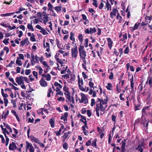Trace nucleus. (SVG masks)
I'll use <instances>...</instances> for the list:
<instances>
[{"label":"nucleus","instance_id":"3c124183","mask_svg":"<svg viewBox=\"0 0 152 152\" xmlns=\"http://www.w3.org/2000/svg\"><path fill=\"white\" fill-rule=\"evenodd\" d=\"M54 85L55 86H58L59 87L61 88L62 87V86L60 84L58 83L57 82H55L54 83Z\"/></svg>","mask_w":152,"mask_h":152},{"label":"nucleus","instance_id":"f8f14e48","mask_svg":"<svg viewBox=\"0 0 152 152\" xmlns=\"http://www.w3.org/2000/svg\"><path fill=\"white\" fill-rule=\"evenodd\" d=\"M117 13V14L118 12V11L116 10V9L113 8L112 10V11L110 13V17L111 19H113L114 17L116 16V14Z\"/></svg>","mask_w":152,"mask_h":152},{"label":"nucleus","instance_id":"603ef678","mask_svg":"<svg viewBox=\"0 0 152 152\" xmlns=\"http://www.w3.org/2000/svg\"><path fill=\"white\" fill-rule=\"evenodd\" d=\"M152 18V17H149L147 15H146L145 18V20L146 21H147V20H149L150 21ZM149 23H150V21L148 22Z\"/></svg>","mask_w":152,"mask_h":152},{"label":"nucleus","instance_id":"338daca9","mask_svg":"<svg viewBox=\"0 0 152 152\" xmlns=\"http://www.w3.org/2000/svg\"><path fill=\"white\" fill-rule=\"evenodd\" d=\"M87 113L88 116L89 117H90L92 115V113L91 110H87Z\"/></svg>","mask_w":152,"mask_h":152},{"label":"nucleus","instance_id":"ddd939ff","mask_svg":"<svg viewBox=\"0 0 152 152\" xmlns=\"http://www.w3.org/2000/svg\"><path fill=\"white\" fill-rule=\"evenodd\" d=\"M144 148V142H141V143L139 145L137 148H136L139 152H143Z\"/></svg>","mask_w":152,"mask_h":152},{"label":"nucleus","instance_id":"a878e982","mask_svg":"<svg viewBox=\"0 0 152 152\" xmlns=\"http://www.w3.org/2000/svg\"><path fill=\"white\" fill-rule=\"evenodd\" d=\"M3 124L4 126L7 129H8L10 132H12V130L9 125L5 122H4Z\"/></svg>","mask_w":152,"mask_h":152},{"label":"nucleus","instance_id":"de8ad7c7","mask_svg":"<svg viewBox=\"0 0 152 152\" xmlns=\"http://www.w3.org/2000/svg\"><path fill=\"white\" fill-rule=\"evenodd\" d=\"M56 61L57 62H58L60 63L61 64H63L64 63V62H63V61L62 59H60L59 58H57L56 59Z\"/></svg>","mask_w":152,"mask_h":152},{"label":"nucleus","instance_id":"774afa93","mask_svg":"<svg viewBox=\"0 0 152 152\" xmlns=\"http://www.w3.org/2000/svg\"><path fill=\"white\" fill-rule=\"evenodd\" d=\"M3 50L6 51L7 54L8 53L9 51V48L7 47H4L3 48Z\"/></svg>","mask_w":152,"mask_h":152},{"label":"nucleus","instance_id":"a18cd8bd","mask_svg":"<svg viewBox=\"0 0 152 152\" xmlns=\"http://www.w3.org/2000/svg\"><path fill=\"white\" fill-rule=\"evenodd\" d=\"M140 121L141 119L140 118H139L137 119L135 121L134 123V126H135V125H139L138 124L140 122Z\"/></svg>","mask_w":152,"mask_h":152},{"label":"nucleus","instance_id":"f03ea898","mask_svg":"<svg viewBox=\"0 0 152 152\" xmlns=\"http://www.w3.org/2000/svg\"><path fill=\"white\" fill-rule=\"evenodd\" d=\"M103 104H102L100 102L99 104H97L96 105L95 110L96 113V115L98 117L99 116V110L100 111L101 115H103L104 113L105 108H104Z\"/></svg>","mask_w":152,"mask_h":152},{"label":"nucleus","instance_id":"680f3d73","mask_svg":"<svg viewBox=\"0 0 152 152\" xmlns=\"http://www.w3.org/2000/svg\"><path fill=\"white\" fill-rule=\"evenodd\" d=\"M40 32L42 33L43 35H45L47 34V31L44 28H42L41 29L40 31Z\"/></svg>","mask_w":152,"mask_h":152},{"label":"nucleus","instance_id":"4c0bfd02","mask_svg":"<svg viewBox=\"0 0 152 152\" xmlns=\"http://www.w3.org/2000/svg\"><path fill=\"white\" fill-rule=\"evenodd\" d=\"M70 133V132H67L64 133L63 135L62 136V137H63V138L66 139L68 137Z\"/></svg>","mask_w":152,"mask_h":152},{"label":"nucleus","instance_id":"e2e57ef3","mask_svg":"<svg viewBox=\"0 0 152 152\" xmlns=\"http://www.w3.org/2000/svg\"><path fill=\"white\" fill-rule=\"evenodd\" d=\"M34 59H31V65L33 66L34 65V64L36 63H37L36 62V61H35Z\"/></svg>","mask_w":152,"mask_h":152},{"label":"nucleus","instance_id":"37998d69","mask_svg":"<svg viewBox=\"0 0 152 152\" xmlns=\"http://www.w3.org/2000/svg\"><path fill=\"white\" fill-rule=\"evenodd\" d=\"M63 148L65 150H67L68 148V145L66 142H64L63 145Z\"/></svg>","mask_w":152,"mask_h":152},{"label":"nucleus","instance_id":"bf43d9fd","mask_svg":"<svg viewBox=\"0 0 152 152\" xmlns=\"http://www.w3.org/2000/svg\"><path fill=\"white\" fill-rule=\"evenodd\" d=\"M148 24V21H145L144 22L143 21L141 23V26H144Z\"/></svg>","mask_w":152,"mask_h":152},{"label":"nucleus","instance_id":"a211bd4d","mask_svg":"<svg viewBox=\"0 0 152 152\" xmlns=\"http://www.w3.org/2000/svg\"><path fill=\"white\" fill-rule=\"evenodd\" d=\"M107 39L108 42V47L110 50H111L112 46V44L113 43V42L110 38H107Z\"/></svg>","mask_w":152,"mask_h":152},{"label":"nucleus","instance_id":"58836bf2","mask_svg":"<svg viewBox=\"0 0 152 152\" xmlns=\"http://www.w3.org/2000/svg\"><path fill=\"white\" fill-rule=\"evenodd\" d=\"M74 34L73 32H70V39L72 40L74 42H75V38L74 37Z\"/></svg>","mask_w":152,"mask_h":152},{"label":"nucleus","instance_id":"c756f323","mask_svg":"<svg viewBox=\"0 0 152 152\" xmlns=\"http://www.w3.org/2000/svg\"><path fill=\"white\" fill-rule=\"evenodd\" d=\"M106 88L109 90L111 91L113 89V86L110 83H108L107 86H106Z\"/></svg>","mask_w":152,"mask_h":152},{"label":"nucleus","instance_id":"9d476101","mask_svg":"<svg viewBox=\"0 0 152 152\" xmlns=\"http://www.w3.org/2000/svg\"><path fill=\"white\" fill-rule=\"evenodd\" d=\"M78 85L79 89L82 91H85L86 87H83L82 86L83 84V81L82 79H78Z\"/></svg>","mask_w":152,"mask_h":152},{"label":"nucleus","instance_id":"20e7f679","mask_svg":"<svg viewBox=\"0 0 152 152\" xmlns=\"http://www.w3.org/2000/svg\"><path fill=\"white\" fill-rule=\"evenodd\" d=\"M42 75V77L39 81V83L41 86L45 87L47 86V83L45 80H48V75L43 74Z\"/></svg>","mask_w":152,"mask_h":152},{"label":"nucleus","instance_id":"864d4df0","mask_svg":"<svg viewBox=\"0 0 152 152\" xmlns=\"http://www.w3.org/2000/svg\"><path fill=\"white\" fill-rule=\"evenodd\" d=\"M126 139H124L122 141V146L121 147H125V146L126 145Z\"/></svg>","mask_w":152,"mask_h":152},{"label":"nucleus","instance_id":"f704fd0d","mask_svg":"<svg viewBox=\"0 0 152 152\" xmlns=\"http://www.w3.org/2000/svg\"><path fill=\"white\" fill-rule=\"evenodd\" d=\"M134 110L135 111L140 110L142 108V107L141 105L140 104H137V105H134Z\"/></svg>","mask_w":152,"mask_h":152},{"label":"nucleus","instance_id":"c85d7f7f","mask_svg":"<svg viewBox=\"0 0 152 152\" xmlns=\"http://www.w3.org/2000/svg\"><path fill=\"white\" fill-rule=\"evenodd\" d=\"M11 112L16 117V119L18 121H20V119L18 117V115L17 114L16 112L14 110H11Z\"/></svg>","mask_w":152,"mask_h":152},{"label":"nucleus","instance_id":"6e6d98bb","mask_svg":"<svg viewBox=\"0 0 152 152\" xmlns=\"http://www.w3.org/2000/svg\"><path fill=\"white\" fill-rule=\"evenodd\" d=\"M8 78L9 80L11 82H12L14 85H15L16 86H18L17 84L15 83V82L13 78L9 77Z\"/></svg>","mask_w":152,"mask_h":152},{"label":"nucleus","instance_id":"c03bdc74","mask_svg":"<svg viewBox=\"0 0 152 152\" xmlns=\"http://www.w3.org/2000/svg\"><path fill=\"white\" fill-rule=\"evenodd\" d=\"M55 10L56 11L58 12L61 10V8L60 6H56L55 8Z\"/></svg>","mask_w":152,"mask_h":152},{"label":"nucleus","instance_id":"69168bd1","mask_svg":"<svg viewBox=\"0 0 152 152\" xmlns=\"http://www.w3.org/2000/svg\"><path fill=\"white\" fill-rule=\"evenodd\" d=\"M48 7L50 10L51 11L53 10L52 9H53V7L52 5L50 2H49L48 3Z\"/></svg>","mask_w":152,"mask_h":152},{"label":"nucleus","instance_id":"e433bc0d","mask_svg":"<svg viewBox=\"0 0 152 152\" xmlns=\"http://www.w3.org/2000/svg\"><path fill=\"white\" fill-rule=\"evenodd\" d=\"M106 7L107 8V10H108L109 9L110 10H111V7L110 6V4L109 3L108 0H107V2L106 3Z\"/></svg>","mask_w":152,"mask_h":152},{"label":"nucleus","instance_id":"b1692460","mask_svg":"<svg viewBox=\"0 0 152 152\" xmlns=\"http://www.w3.org/2000/svg\"><path fill=\"white\" fill-rule=\"evenodd\" d=\"M31 21L30 23H28L27 26V28L28 29L32 31H34V29L32 26V22Z\"/></svg>","mask_w":152,"mask_h":152},{"label":"nucleus","instance_id":"2f4dec72","mask_svg":"<svg viewBox=\"0 0 152 152\" xmlns=\"http://www.w3.org/2000/svg\"><path fill=\"white\" fill-rule=\"evenodd\" d=\"M116 19L118 20V23H121L122 21V18L121 16L120 15L119 13H118L116 16Z\"/></svg>","mask_w":152,"mask_h":152},{"label":"nucleus","instance_id":"6ab92c4d","mask_svg":"<svg viewBox=\"0 0 152 152\" xmlns=\"http://www.w3.org/2000/svg\"><path fill=\"white\" fill-rule=\"evenodd\" d=\"M140 24V23H136L133 27H130V30L132 31H133L137 29L138 28V27Z\"/></svg>","mask_w":152,"mask_h":152},{"label":"nucleus","instance_id":"7c9ffc66","mask_svg":"<svg viewBox=\"0 0 152 152\" xmlns=\"http://www.w3.org/2000/svg\"><path fill=\"white\" fill-rule=\"evenodd\" d=\"M78 38L80 42L81 43L80 44H82V42L83 40V37L82 34H80L78 37Z\"/></svg>","mask_w":152,"mask_h":152},{"label":"nucleus","instance_id":"5fc2aeb1","mask_svg":"<svg viewBox=\"0 0 152 152\" xmlns=\"http://www.w3.org/2000/svg\"><path fill=\"white\" fill-rule=\"evenodd\" d=\"M145 119L144 120L142 119L141 121L140 122L143 125V127H145V124H146V121L145 120H147Z\"/></svg>","mask_w":152,"mask_h":152},{"label":"nucleus","instance_id":"ea45409f","mask_svg":"<svg viewBox=\"0 0 152 152\" xmlns=\"http://www.w3.org/2000/svg\"><path fill=\"white\" fill-rule=\"evenodd\" d=\"M16 63L19 66H21L22 65V61L18 58H17L16 61Z\"/></svg>","mask_w":152,"mask_h":152},{"label":"nucleus","instance_id":"4468645a","mask_svg":"<svg viewBox=\"0 0 152 152\" xmlns=\"http://www.w3.org/2000/svg\"><path fill=\"white\" fill-rule=\"evenodd\" d=\"M29 42L28 38H27L22 40L20 42V45L22 46L24 45H27L29 44Z\"/></svg>","mask_w":152,"mask_h":152},{"label":"nucleus","instance_id":"cd10ccee","mask_svg":"<svg viewBox=\"0 0 152 152\" xmlns=\"http://www.w3.org/2000/svg\"><path fill=\"white\" fill-rule=\"evenodd\" d=\"M15 13V12L7 13L5 14H2V15L3 16V17H7L12 16Z\"/></svg>","mask_w":152,"mask_h":152},{"label":"nucleus","instance_id":"49530a36","mask_svg":"<svg viewBox=\"0 0 152 152\" xmlns=\"http://www.w3.org/2000/svg\"><path fill=\"white\" fill-rule=\"evenodd\" d=\"M63 90L66 93H68L69 92V88L66 87V85H65L63 87Z\"/></svg>","mask_w":152,"mask_h":152},{"label":"nucleus","instance_id":"9b49d317","mask_svg":"<svg viewBox=\"0 0 152 152\" xmlns=\"http://www.w3.org/2000/svg\"><path fill=\"white\" fill-rule=\"evenodd\" d=\"M17 148L16 143L14 142H12L9 145V149L10 151H14Z\"/></svg>","mask_w":152,"mask_h":152},{"label":"nucleus","instance_id":"412c9836","mask_svg":"<svg viewBox=\"0 0 152 152\" xmlns=\"http://www.w3.org/2000/svg\"><path fill=\"white\" fill-rule=\"evenodd\" d=\"M0 127L3 133L4 134V135H6V134L8 135L10 134L9 132L7 131L6 129V128H4L2 125H0Z\"/></svg>","mask_w":152,"mask_h":152},{"label":"nucleus","instance_id":"c9c22d12","mask_svg":"<svg viewBox=\"0 0 152 152\" xmlns=\"http://www.w3.org/2000/svg\"><path fill=\"white\" fill-rule=\"evenodd\" d=\"M96 31V29L95 27L93 28H90L89 29V32H90V34L94 33Z\"/></svg>","mask_w":152,"mask_h":152},{"label":"nucleus","instance_id":"423d86ee","mask_svg":"<svg viewBox=\"0 0 152 152\" xmlns=\"http://www.w3.org/2000/svg\"><path fill=\"white\" fill-rule=\"evenodd\" d=\"M78 50L80 57L86 56V52L84 50V47L83 45L80 44Z\"/></svg>","mask_w":152,"mask_h":152},{"label":"nucleus","instance_id":"2eb2a0df","mask_svg":"<svg viewBox=\"0 0 152 152\" xmlns=\"http://www.w3.org/2000/svg\"><path fill=\"white\" fill-rule=\"evenodd\" d=\"M149 107V106H148L147 107H144L143 108L142 111V118L143 116H145V115H147L146 112L147 110H149L148 109V108Z\"/></svg>","mask_w":152,"mask_h":152},{"label":"nucleus","instance_id":"0eeeda50","mask_svg":"<svg viewBox=\"0 0 152 152\" xmlns=\"http://www.w3.org/2000/svg\"><path fill=\"white\" fill-rule=\"evenodd\" d=\"M1 94L3 97L4 103L5 107L7 106L8 103V100L7 97L8 96V95L6 94H5L4 92V90L3 89H1Z\"/></svg>","mask_w":152,"mask_h":152},{"label":"nucleus","instance_id":"473e14b6","mask_svg":"<svg viewBox=\"0 0 152 152\" xmlns=\"http://www.w3.org/2000/svg\"><path fill=\"white\" fill-rule=\"evenodd\" d=\"M26 150H28L30 147L32 146V144L29 143V142H28L27 141H26Z\"/></svg>","mask_w":152,"mask_h":152},{"label":"nucleus","instance_id":"4be33fe9","mask_svg":"<svg viewBox=\"0 0 152 152\" xmlns=\"http://www.w3.org/2000/svg\"><path fill=\"white\" fill-rule=\"evenodd\" d=\"M9 113V111L8 110H7L6 112L4 113V112H3V114L1 115V118L2 119H5L7 117Z\"/></svg>","mask_w":152,"mask_h":152},{"label":"nucleus","instance_id":"1a4fd4ad","mask_svg":"<svg viewBox=\"0 0 152 152\" xmlns=\"http://www.w3.org/2000/svg\"><path fill=\"white\" fill-rule=\"evenodd\" d=\"M82 97L81 99H79V102L80 103H84V104H87L88 102V99L86 96L84 94L82 93L81 94Z\"/></svg>","mask_w":152,"mask_h":152},{"label":"nucleus","instance_id":"39448f33","mask_svg":"<svg viewBox=\"0 0 152 152\" xmlns=\"http://www.w3.org/2000/svg\"><path fill=\"white\" fill-rule=\"evenodd\" d=\"M71 53L72 57L76 59L77 57L78 53L77 47L76 43L75 44L74 47L71 49Z\"/></svg>","mask_w":152,"mask_h":152},{"label":"nucleus","instance_id":"dca6fc26","mask_svg":"<svg viewBox=\"0 0 152 152\" xmlns=\"http://www.w3.org/2000/svg\"><path fill=\"white\" fill-rule=\"evenodd\" d=\"M68 112H65L64 113V115H62L61 117V119L63 120L64 121V123H66L67 121V117L68 116Z\"/></svg>","mask_w":152,"mask_h":152},{"label":"nucleus","instance_id":"13d9d810","mask_svg":"<svg viewBox=\"0 0 152 152\" xmlns=\"http://www.w3.org/2000/svg\"><path fill=\"white\" fill-rule=\"evenodd\" d=\"M93 5H94L96 7H98L97 1L96 0H93V2L92 3Z\"/></svg>","mask_w":152,"mask_h":152},{"label":"nucleus","instance_id":"bb28decb","mask_svg":"<svg viewBox=\"0 0 152 152\" xmlns=\"http://www.w3.org/2000/svg\"><path fill=\"white\" fill-rule=\"evenodd\" d=\"M9 24V23H7L6 21L2 22L0 23V25L1 26L6 28H7L8 27Z\"/></svg>","mask_w":152,"mask_h":152},{"label":"nucleus","instance_id":"5701e85b","mask_svg":"<svg viewBox=\"0 0 152 152\" xmlns=\"http://www.w3.org/2000/svg\"><path fill=\"white\" fill-rule=\"evenodd\" d=\"M64 94L66 95V98L69 100V101H68L67 100H66V102H69L71 101V96H70V92H68V93H67L66 94L65 93H64Z\"/></svg>","mask_w":152,"mask_h":152},{"label":"nucleus","instance_id":"f3484780","mask_svg":"<svg viewBox=\"0 0 152 152\" xmlns=\"http://www.w3.org/2000/svg\"><path fill=\"white\" fill-rule=\"evenodd\" d=\"M130 82L131 89V92L132 93L134 91V82L133 80V76H132L131 78L130 79Z\"/></svg>","mask_w":152,"mask_h":152},{"label":"nucleus","instance_id":"052dcab7","mask_svg":"<svg viewBox=\"0 0 152 152\" xmlns=\"http://www.w3.org/2000/svg\"><path fill=\"white\" fill-rule=\"evenodd\" d=\"M89 87L91 88H96V87H94V83L91 81H89Z\"/></svg>","mask_w":152,"mask_h":152},{"label":"nucleus","instance_id":"09e8293b","mask_svg":"<svg viewBox=\"0 0 152 152\" xmlns=\"http://www.w3.org/2000/svg\"><path fill=\"white\" fill-rule=\"evenodd\" d=\"M18 57H17V58H18V59H21L22 60L24 59V56L22 54H18Z\"/></svg>","mask_w":152,"mask_h":152},{"label":"nucleus","instance_id":"7ed1b4c3","mask_svg":"<svg viewBox=\"0 0 152 152\" xmlns=\"http://www.w3.org/2000/svg\"><path fill=\"white\" fill-rule=\"evenodd\" d=\"M48 107V105L45 104V105L44 108L47 107ZM38 113L42 115V117L44 119L46 117V115L48 114V111L47 109H45V108H41L37 110Z\"/></svg>","mask_w":152,"mask_h":152},{"label":"nucleus","instance_id":"6e6552de","mask_svg":"<svg viewBox=\"0 0 152 152\" xmlns=\"http://www.w3.org/2000/svg\"><path fill=\"white\" fill-rule=\"evenodd\" d=\"M38 13L40 14L41 18L43 20L44 23L46 24L48 21V15L44 11L42 13H41L40 12Z\"/></svg>","mask_w":152,"mask_h":152},{"label":"nucleus","instance_id":"4d7b16f0","mask_svg":"<svg viewBox=\"0 0 152 152\" xmlns=\"http://www.w3.org/2000/svg\"><path fill=\"white\" fill-rule=\"evenodd\" d=\"M30 39L32 42H35L36 41L34 36L33 34H32V36L30 37Z\"/></svg>","mask_w":152,"mask_h":152},{"label":"nucleus","instance_id":"aec40b11","mask_svg":"<svg viewBox=\"0 0 152 152\" xmlns=\"http://www.w3.org/2000/svg\"><path fill=\"white\" fill-rule=\"evenodd\" d=\"M121 150L120 151L121 152H130L134 151V149L133 148H130L129 150L126 149L125 147H121Z\"/></svg>","mask_w":152,"mask_h":152},{"label":"nucleus","instance_id":"72a5a7b5","mask_svg":"<svg viewBox=\"0 0 152 152\" xmlns=\"http://www.w3.org/2000/svg\"><path fill=\"white\" fill-rule=\"evenodd\" d=\"M75 75H73L72 76V75L71 78L67 80V81L69 83H72V81H74L75 80Z\"/></svg>","mask_w":152,"mask_h":152},{"label":"nucleus","instance_id":"79ce46f5","mask_svg":"<svg viewBox=\"0 0 152 152\" xmlns=\"http://www.w3.org/2000/svg\"><path fill=\"white\" fill-rule=\"evenodd\" d=\"M148 80L149 84L151 87L152 86V77H149L148 79Z\"/></svg>","mask_w":152,"mask_h":152},{"label":"nucleus","instance_id":"a19ab883","mask_svg":"<svg viewBox=\"0 0 152 152\" xmlns=\"http://www.w3.org/2000/svg\"><path fill=\"white\" fill-rule=\"evenodd\" d=\"M96 141L97 139L96 138L94 139L92 142V146L93 147H95V148H96Z\"/></svg>","mask_w":152,"mask_h":152},{"label":"nucleus","instance_id":"8fccbe9b","mask_svg":"<svg viewBox=\"0 0 152 152\" xmlns=\"http://www.w3.org/2000/svg\"><path fill=\"white\" fill-rule=\"evenodd\" d=\"M123 39L122 40V41H124L126 40L127 38V34L126 33L124 34H123Z\"/></svg>","mask_w":152,"mask_h":152},{"label":"nucleus","instance_id":"393cba45","mask_svg":"<svg viewBox=\"0 0 152 152\" xmlns=\"http://www.w3.org/2000/svg\"><path fill=\"white\" fill-rule=\"evenodd\" d=\"M54 121V118H50L49 120V122L50 124V126L52 128H54L55 126Z\"/></svg>","mask_w":152,"mask_h":152},{"label":"nucleus","instance_id":"0e129e2a","mask_svg":"<svg viewBox=\"0 0 152 152\" xmlns=\"http://www.w3.org/2000/svg\"><path fill=\"white\" fill-rule=\"evenodd\" d=\"M116 115L115 116L114 115H112L111 116V119L112 121L115 123L116 122Z\"/></svg>","mask_w":152,"mask_h":152},{"label":"nucleus","instance_id":"f257e3e1","mask_svg":"<svg viewBox=\"0 0 152 152\" xmlns=\"http://www.w3.org/2000/svg\"><path fill=\"white\" fill-rule=\"evenodd\" d=\"M15 80L19 85H20L22 89H26V86L24 84V81L27 82L28 81V79L26 77L22 76L17 77L15 78Z\"/></svg>","mask_w":152,"mask_h":152}]
</instances>
